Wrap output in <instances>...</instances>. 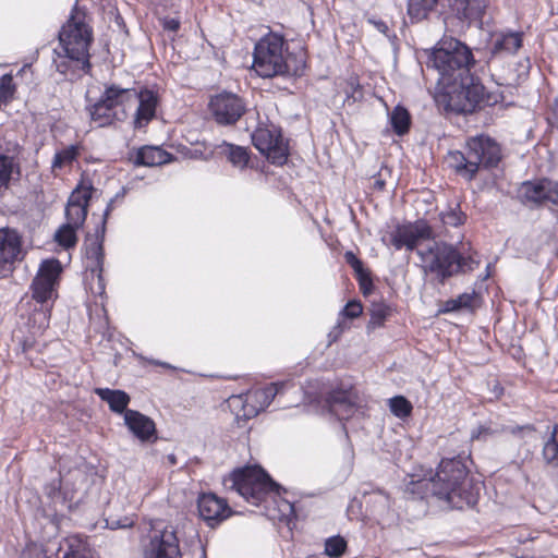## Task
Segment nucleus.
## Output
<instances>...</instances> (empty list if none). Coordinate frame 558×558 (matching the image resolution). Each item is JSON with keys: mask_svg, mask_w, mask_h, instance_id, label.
<instances>
[{"mask_svg": "<svg viewBox=\"0 0 558 558\" xmlns=\"http://www.w3.org/2000/svg\"><path fill=\"white\" fill-rule=\"evenodd\" d=\"M416 253L420 256L423 272L435 276L441 283L459 271H472L480 265L473 256L464 257L453 245L442 241L417 248Z\"/></svg>", "mask_w": 558, "mask_h": 558, "instance_id": "3", "label": "nucleus"}, {"mask_svg": "<svg viewBox=\"0 0 558 558\" xmlns=\"http://www.w3.org/2000/svg\"><path fill=\"white\" fill-rule=\"evenodd\" d=\"M447 161L456 172L466 180H472L477 173L476 169L470 167L471 158H469L468 146L465 145L464 151H450L447 157Z\"/></svg>", "mask_w": 558, "mask_h": 558, "instance_id": "28", "label": "nucleus"}, {"mask_svg": "<svg viewBox=\"0 0 558 558\" xmlns=\"http://www.w3.org/2000/svg\"><path fill=\"white\" fill-rule=\"evenodd\" d=\"M470 167L478 171L480 166L496 167L501 159V148L498 143L488 136H475L466 142Z\"/></svg>", "mask_w": 558, "mask_h": 558, "instance_id": "12", "label": "nucleus"}, {"mask_svg": "<svg viewBox=\"0 0 558 558\" xmlns=\"http://www.w3.org/2000/svg\"><path fill=\"white\" fill-rule=\"evenodd\" d=\"M347 263L354 269V271L359 276L360 283L364 289V293H366V286H372V281L368 277V274L364 270L363 263L352 253L347 252L345 255Z\"/></svg>", "mask_w": 558, "mask_h": 558, "instance_id": "36", "label": "nucleus"}, {"mask_svg": "<svg viewBox=\"0 0 558 558\" xmlns=\"http://www.w3.org/2000/svg\"><path fill=\"white\" fill-rule=\"evenodd\" d=\"M96 395L106 401L111 411L117 413H125L126 407L130 402V397L122 390H111L109 388L95 389Z\"/></svg>", "mask_w": 558, "mask_h": 558, "instance_id": "27", "label": "nucleus"}, {"mask_svg": "<svg viewBox=\"0 0 558 558\" xmlns=\"http://www.w3.org/2000/svg\"><path fill=\"white\" fill-rule=\"evenodd\" d=\"M137 105L134 126L136 129H141L146 126L149 121L155 117L156 106H157V96L154 92L144 89L140 93L136 92V104Z\"/></svg>", "mask_w": 558, "mask_h": 558, "instance_id": "22", "label": "nucleus"}, {"mask_svg": "<svg viewBox=\"0 0 558 558\" xmlns=\"http://www.w3.org/2000/svg\"><path fill=\"white\" fill-rule=\"evenodd\" d=\"M347 549V542L341 536H332L325 542V554L330 558L341 557Z\"/></svg>", "mask_w": 558, "mask_h": 558, "instance_id": "37", "label": "nucleus"}, {"mask_svg": "<svg viewBox=\"0 0 558 558\" xmlns=\"http://www.w3.org/2000/svg\"><path fill=\"white\" fill-rule=\"evenodd\" d=\"M162 25L167 31L177 32L180 27V22L175 19H165Z\"/></svg>", "mask_w": 558, "mask_h": 558, "instance_id": "47", "label": "nucleus"}, {"mask_svg": "<svg viewBox=\"0 0 558 558\" xmlns=\"http://www.w3.org/2000/svg\"><path fill=\"white\" fill-rule=\"evenodd\" d=\"M15 169V163L12 157L0 155V190L7 187L12 173Z\"/></svg>", "mask_w": 558, "mask_h": 558, "instance_id": "39", "label": "nucleus"}, {"mask_svg": "<svg viewBox=\"0 0 558 558\" xmlns=\"http://www.w3.org/2000/svg\"><path fill=\"white\" fill-rule=\"evenodd\" d=\"M474 59L463 43L449 38L440 40L428 54L426 65L438 73V85L449 84L470 73Z\"/></svg>", "mask_w": 558, "mask_h": 558, "instance_id": "4", "label": "nucleus"}, {"mask_svg": "<svg viewBox=\"0 0 558 558\" xmlns=\"http://www.w3.org/2000/svg\"><path fill=\"white\" fill-rule=\"evenodd\" d=\"M366 502L373 505L376 513H384L390 508V498L381 490L369 494Z\"/></svg>", "mask_w": 558, "mask_h": 558, "instance_id": "38", "label": "nucleus"}, {"mask_svg": "<svg viewBox=\"0 0 558 558\" xmlns=\"http://www.w3.org/2000/svg\"><path fill=\"white\" fill-rule=\"evenodd\" d=\"M21 254V240L14 230L0 229V276L12 271L13 264Z\"/></svg>", "mask_w": 558, "mask_h": 558, "instance_id": "19", "label": "nucleus"}, {"mask_svg": "<svg viewBox=\"0 0 558 558\" xmlns=\"http://www.w3.org/2000/svg\"><path fill=\"white\" fill-rule=\"evenodd\" d=\"M124 422L132 434L141 441H150L156 439V426L154 421L135 410H126Z\"/></svg>", "mask_w": 558, "mask_h": 558, "instance_id": "21", "label": "nucleus"}, {"mask_svg": "<svg viewBox=\"0 0 558 558\" xmlns=\"http://www.w3.org/2000/svg\"><path fill=\"white\" fill-rule=\"evenodd\" d=\"M80 227H74L72 223H64L61 226L54 234V240L59 243V245L69 248L76 244V230Z\"/></svg>", "mask_w": 558, "mask_h": 558, "instance_id": "34", "label": "nucleus"}, {"mask_svg": "<svg viewBox=\"0 0 558 558\" xmlns=\"http://www.w3.org/2000/svg\"><path fill=\"white\" fill-rule=\"evenodd\" d=\"M475 300V293H463L456 298V302L460 305V308H471Z\"/></svg>", "mask_w": 558, "mask_h": 558, "instance_id": "45", "label": "nucleus"}, {"mask_svg": "<svg viewBox=\"0 0 558 558\" xmlns=\"http://www.w3.org/2000/svg\"><path fill=\"white\" fill-rule=\"evenodd\" d=\"M389 409L393 415L399 418L408 417L412 413L411 402L402 396H396L389 399Z\"/></svg>", "mask_w": 558, "mask_h": 558, "instance_id": "35", "label": "nucleus"}, {"mask_svg": "<svg viewBox=\"0 0 558 558\" xmlns=\"http://www.w3.org/2000/svg\"><path fill=\"white\" fill-rule=\"evenodd\" d=\"M282 386L283 384H271L266 388L246 393L245 399L241 396L233 397L232 404L242 405V416L246 418L254 417L259 413V411L264 410L271 403Z\"/></svg>", "mask_w": 558, "mask_h": 558, "instance_id": "15", "label": "nucleus"}, {"mask_svg": "<svg viewBox=\"0 0 558 558\" xmlns=\"http://www.w3.org/2000/svg\"><path fill=\"white\" fill-rule=\"evenodd\" d=\"M440 86L447 99V108L451 111L471 113L484 99V86L471 73Z\"/></svg>", "mask_w": 558, "mask_h": 558, "instance_id": "8", "label": "nucleus"}, {"mask_svg": "<svg viewBox=\"0 0 558 558\" xmlns=\"http://www.w3.org/2000/svg\"><path fill=\"white\" fill-rule=\"evenodd\" d=\"M363 307L360 302L350 301L341 311L340 316L347 318H356L362 314Z\"/></svg>", "mask_w": 558, "mask_h": 558, "instance_id": "44", "label": "nucleus"}, {"mask_svg": "<svg viewBox=\"0 0 558 558\" xmlns=\"http://www.w3.org/2000/svg\"><path fill=\"white\" fill-rule=\"evenodd\" d=\"M102 290H104V287H102V284L100 283V290H99V293H102Z\"/></svg>", "mask_w": 558, "mask_h": 558, "instance_id": "53", "label": "nucleus"}, {"mask_svg": "<svg viewBox=\"0 0 558 558\" xmlns=\"http://www.w3.org/2000/svg\"><path fill=\"white\" fill-rule=\"evenodd\" d=\"M543 458L546 464L558 466V425L554 427L550 437L544 444Z\"/></svg>", "mask_w": 558, "mask_h": 558, "instance_id": "33", "label": "nucleus"}, {"mask_svg": "<svg viewBox=\"0 0 558 558\" xmlns=\"http://www.w3.org/2000/svg\"><path fill=\"white\" fill-rule=\"evenodd\" d=\"M449 0H409L408 14L412 22H421L432 13L440 14Z\"/></svg>", "mask_w": 558, "mask_h": 558, "instance_id": "24", "label": "nucleus"}, {"mask_svg": "<svg viewBox=\"0 0 558 558\" xmlns=\"http://www.w3.org/2000/svg\"><path fill=\"white\" fill-rule=\"evenodd\" d=\"M179 533L178 525L153 521L147 542L143 544L144 558H181Z\"/></svg>", "mask_w": 558, "mask_h": 558, "instance_id": "9", "label": "nucleus"}, {"mask_svg": "<svg viewBox=\"0 0 558 558\" xmlns=\"http://www.w3.org/2000/svg\"><path fill=\"white\" fill-rule=\"evenodd\" d=\"M112 203H113V199H111V201L109 202V204L107 205V208H106V210H105V213H104L102 231L105 230L106 219H107V217L109 216V213H110V211H111V209H112Z\"/></svg>", "mask_w": 558, "mask_h": 558, "instance_id": "52", "label": "nucleus"}, {"mask_svg": "<svg viewBox=\"0 0 558 558\" xmlns=\"http://www.w3.org/2000/svg\"><path fill=\"white\" fill-rule=\"evenodd\" d=\"M390 123L398 135L405 134L411 123L408 110L401 106L395 107L390 113Z\"/></svg>", "mask_w": 558, "mask_h": 558, "instance_id": "32", "label": "nucleus"}, {"mask_svg": "<svg viewBox=\"0 0 558 558\" xmlns=\"http://www.w3.org/2000/svg\"><path fill=\"white\" fill-rule=\"evenodd\" d=\"M81 154L78 144L69 145L54 154L51 162V170L57 174L58 170L71 168Z\"/></svg>", "mask_w": 558, "mask_h": 558, "instance_id": "29", "label": "nucleus"}, {"mask_svg": "<svg viewBox=\"0 0 558 558\" xmlns=\"http://www.w3.org/2000/svg\"><path fill=\"white\" fill-rule=\"evenodd\" d=\"M356 400L357 397L352 391H332L327 399L328 410L340 421L349 420L360 411Z\"/></svg>", "mask_w": 558, "mask_h": 558, "instance_id": "20", "label": "nucleus"}, {"mask_svg": "<svg viewBox=\"0 0 558 558\" xmlns=\"http://www.w3.org/2000/svg\"><path fill=\"white\" fill-rule=\"evenodd\" d=\"M209 108L216 122L221 125L234 124L246 110L244 101L238 95L227 92L214 96Z\"/></svg>", "mask_w": 558, "mask_h": 558, "instance_id": "13", "label": "nucleus"}, {"mask_svg": "<svg viewBox=\"0 0 558 558\" xmlns=\"http://www.w3.org/2000/svg\"><path fill=\"white\" fill-rule=\"evenodd\" d=\"M220 148L221 153L227 156L228 160L233 165V167L242 170L247 166L250 161V155L245 147L223 143Z\"/></svg>", "mask_w": 558, "mask_h": 558, "instance_id": "31", "label": "nucleus"}, {"mask_svg": "<svg viewBox=\"0 0 558 558\" xmlns=\"http://www.w3.org/2000/svg\"><path fill=\"white\" fill-rule=\"evenodd\" d=\"M522 37L523 34L519 32L498 34L493 44L492 56H513L522 47Z\"/></svg>", "mask_w": 558, "mask_h": 558, "instance_id": "25", "label": "nucleus"}, {"mask_svg": "<svg viewBox=\"0 0 558 558\" xmlns=\"http://www.w3.org/2000/svg\"><path fill=\"white\" fill-rule=\"evenodd\" d=\"M86 268L90 270L92 275H96L100 282L104 263L102 245L97 241L93 242L86 247Z\"/></svg>", "mask_w": 558, "mask_h": 558, "instance_id": "30", "label": "nucleus"}, {"mask_svg": "<svg viewBox=\"0 0 558 558\" xmlns=\"http://www.w3.org/2000/svg\"><path fill=\"white\" fill-rule=\"evenodd\" d=\"M489 0H454L453 10L458 19L482 24Z\"/></svg>", "mask_w": 558, "mask_h": 558, "instance_id": "23", "label": "nucleus"}, {"mask_svg": "<svg viewBox=\"0 0 558 558\" xmlns=\"http://www.w3.org/2000/svg\"><path fill=\"white\" fill-rule=\"evenodd\" d=\"M135 104V89L122 88L113 84L106 87L99 100L88 108V112L96 126L105 128L125 120L128 110Z\"/></svg>", "mask_w": 558, "mask_h": 558, "instance_id": "6", "label": "nucleus"}, {"mask_svg": "<svg viewBox=\"0 0 558 558\" xmlns=\"http://www.w3.org/2000/svg\"><path fill=\"white\" fill-rule=\"evenodd\" d=\"M458 310H461V308H460V305L456 302V299H451L446 302V308H445L446 312H452V311H458Z\"/></svg>", "mask_w": 558, "mask_h": 558, "instance_id": "49", "label": "nucleus"}, {"mask_svg": "<svg viewBox=\"0 0 558 558\" xmlns=\"http://www.w3.org/2000/svg\"><path fill=\"white\" fill-rule=\"evenodd\" d=\"M411 486L413 494L424 497L429 490L454 509L473 507L478 499V485L468 477L466 466L458 459L442 460L433 477L411 482Z\"/></svg>", "mask_w": 558, "mask_h": 558, "instance_id": "1", "label": "nucleus"}, {"mask_svg": "<svg viewBox=\"0 0 558 558\" xmlns=\"http://www.w3.org/2000/svg\"><path fill=\"white\" fill-rule=\"evenodd\" d=\"M345 329L344 324L339 320L338 324L335 326L332 331L329 333V337H332V340H336Z\"/></svg>", "mask_w": 558, "mask_h": 558, "instance_id": "48", "label": "nucleus"}, {"mask_svg": "<svg viewBox=\"0 0 558 558\" xmlns=\"http://www.w3.org/2000/svg\"><path fill=\"white\" fill-rule=\"evenodd\" d=\"M134 522V517L124 515L119 518L117 515H109L106 519V526L111 530L128 529L133 526Z\"/></svg>", "mask_w": 558, "mask_h": 558, "instance_id": "41", "label": "nucleus"}, {"mask_svg": "<svg viewBox=\"0 0 558 558\" xmlns=\"http://www.w3.org/2000/svg\"><path fill=\"white\" fill-rule=\"evenodd\" d=\"M63 558H88V557L81 551L72 550L70 553H66Z\"/></svg>", "mask_w": 558, "mask_h": 558, "instance_id": "51", "label": "nucleus"}, {"mask_svg": "<svg viewBox=\"0 0 558 558\" xmlns=\"http://www.w3.org/2000/svg\"><path fill=\"white\" fill-rule=\"evenodd\" d=\"M61 271L62 267L58 259L51 258L41 262L32 282L33 298L37 302L45 303L57 296Z\"/></svg>", "mask_w": 558, "mask_h": 558, "instance_id": "11", "label": "nucleus"}, {"mask_svg": "<svg viewBox=\"0 0 558 558\" xmlns=\"http://www.w3.org/2000/svg\"><path fill=\"white\" fill-rule=\"evenodd\" d=\"M254 146L275 165H283L288 159V146L280 129L275 124L258 126L252 134Z\"/></svg>", "mask_w": 558, "mask_h": 558, "instance_id": "10", "label": "nucleus"}, {"mask_svg": "<svg viewBox=\"0 0 558 558\" xmlns=\"http://www.w3.org/2000/svg\"><path fill=\"white\" fill-rule=\"evenodd\" d=\"M102 290H104V287H102V284L100 283V290H99V293H102Z\"/></svg>", "mask_w": 558, "mask_h": 558, "instance_id": "54", "label": "nucleus"}, {"mask_svg": "<svg viewBox=\"0 0 558 558\" xmlns=\"http://www.w3.org/2000/svg\"><path fill=\"white\" fill-rule=\"evenodd\" d=\"M21 558H47V555L41 545L31 543L23 549Z\"/></svg>", "mask_w": 558, "mask_h": 558, "instance_id": "42", "label": "nucleus"}, {"mask_svg": "<svg viewBox=\"0 0 558 558\" xmlns=\"http://www.w3.org/2000/svg\"><path fill=\"white\" fill-rule=\"evenodd\" d=\"M497 432H498L497 429H493L489 426H480L476 432H473L472 438L473 439L485 438L486 436L493 435Z\"/></svg>", "mask_w": 558, "mask_h": 558, "instance_id": "46", "label": "nucleus"}, {"mask_svg": "<svg viewBox=\"0 0 558 558\" xmlns=\"http://www.w3.org/2000/svg\"><path fill=\"white\" fill-rule=\"evenodd\" d=\"M432 238L433 230L430 226L425 221L418 220L414 223L398 226L391 233V243L396 250L405 247L409 251H413L421 241Z\"/></svg>", "mask_w": 558, "mask_h": 558, "instance_id": "14", "label": "nucleus"}, {"mask_svg": "<svg viewBox=\"0 0 558 558\" xmlns=\"http://www.w3.org/2000/svg\"><path fill=\"white\" fill-rule=\"evenodd\" d=\"M253 69L265 78L300 74V68L291 64L283 37L274 33L265 35L256 43Z\"/></svg>", "mask_w": 558, "mask_h": 558, "instance_id": "5", "label": "nucleus"}, {"mask_svg": "<svg viewBox=\"0 0 558 558\" xmlns=\"http://www.w3.org/2000/svg\"><path fill=\"white\" fill-rule=\"evenodd\" d=\"M170 161V154L157 146H145L137 150L134 165L145 167L161 166Z\"/></svg>", "mask_w": 558, "mask_h": 558, "instance_id": "26", "label": "nucleus"}, {"mask_svg": "<svg viewBox=\"0 0 558 558\" xmlns=\"http://www.w3.org/2000/svg\"><path fill=\"white\" fill-rule=\"evenodd\" d=\"M372 323L380 325L389 314V307L385 304H373L372 307Z\"/></svg>", "mask_w": 558, "mask_h": 558, "instance_id": "43", "label": "nucleus"}, {"mask_svg": "<svg viewBox=\"0 0 558 558\" xmlns=\"http://www.w3.org/2000/svg\"><path fill=\"white\" fill-rule=\"evenodd\" d=\"M93 29L85 12L74 9L59 32V43L64 52L54 59L57 71L69 80L81 77L90 69L89 47Z\"/></svg>", "mask_w": 558, "mask_h": 558, "instance_id": "2", "label": "nucleus"}, {"mask_svg": "<svg viewBox=\"0 0 558 558\" xmlns=\"http://www.w3.org/2000/svg\"><path fill=\"white\" fill-rule=\"evenodd\" d=\"M287 507L289 508V510H292V505L288 504Z\"/></svg>", "mask_w": 558, "mask_h": 558, "instance_id": "55", "label": "nucleus"}, {"mask_svg": "<svg viewBox=\"0 0 558 558\" xmlns=\"http://www.w3.org/2000/svg\"><path fill=\"white\" fill-rule=\"evenodd\" d=\"M199 517L207 522L209 526H214L230 515V508L225 499L219 498L213 493L203 494L197 502Z\"/></svg>", "mask_w": 558, "mask_h": 558, "instance_id": "18", "label": "nucleus"}, {"mask_svg": "<svg viewBox=\"0 0 558 558\" xmlns=\"http://www.w3.org/2000/svg\"><path fill=\"white\" fill-rule=\"evenodd\" d=\"M440 220L446 226L458 227L464 222L465 215L457 205L456 208H450L449 210L440 213Z\"/></svg>", "mask_w": 558, "mask_h": 558, "instance_id": "40", "label": "nucleus"}, {"mask_svg": "<svg viewBox=\"0 0 558 558\" xmlns=\"http://www.w3.org/2000/svg\"><path fill=\"white\" fill-rule=\"evenodd\" d=\"M520 196L525 204L543 205L546 203L558 204V183L544 179L527 181L520 187Z\"/></svg>", "mask_w": 558, "mask_h": 558, "instance_id": "16", "label": "nucleus"}, {"mask_svg": "<svg viewBox=\"0 0 558 558\" xmlns=\"http://www.w3.org/2000/svg\"><path fill=\"white\" fill-rule=\"evenodd\" d=\"M369 23L374 24V26L383 34H386L388 31V26L383 21H373L369 20Z\"/></svg>", "mask_w": 558, "mask_h": 558, "instance_id": "50", "label": "nucleus"}, {"mask_svg": "<svg viewBox=\"0 0 558 558\" xmlns=\"http://www.w3.org/2000/svg\"><path fill=\"white\" fill-rule=\"evenodd\" d=\"M94 192L92 185L80 184L71 193L65 207L66 222L82 227L88 210L89 199Z\"/></svg>", "mask_w": 558, "mask_h": 558, "instance_id": "17", "label": "nucleus"}, {"mask_svg": "<svg viewBox=\"0 0 558 558\" xmlns=\"http://www.w3.org/2000/svg\"><path fill=\"white\" fill-rule=\"evenodd\" d=\"M223 485L228 489L235 490L253 505L259 504L268 492L277 487V484L259 466L235 470L225 478Z\"/></svg>", "mask_w": 558, "mask_h": 558, "instance_id": "7", "label": "nucleus"}]
</instances>
